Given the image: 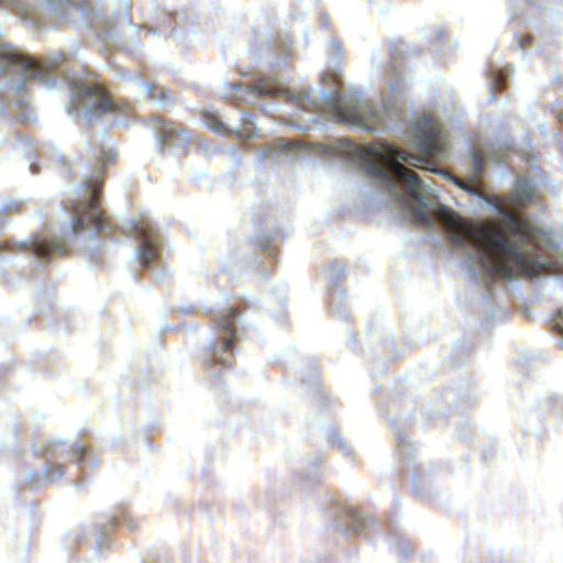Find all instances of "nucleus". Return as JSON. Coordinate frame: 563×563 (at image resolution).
Here are the masks:
<instances>
[{
  "label": "nucleus",
  "instance_id": "f257e3e1",
  "mask_svg": "<svg viewBox=\"0 0 563 563\" xmlns=\"http://www.w3.org/2000/svg\"><path fill=\"white\" fill-rule=\"evenodd\" d=\"M437 217L456 243L470 241L483 255V266L496 277H532L544 269V264L536 261L525 250H538L537 229L523 217L514 211L505 213L503 224L473 221L461 217L451 208L441 206Z\"/></svg>",
  "mask_w": 563,
  "mask_h": 563
},
{
  "label": "nucleus",
  "instance_id": "f03ea898",
  "mask_svg": "<svg viewBox=\"0 0 563 563\" xmlns=\"http://www.w3.org/2000/svg\"><path fill=\"white\" fill-rule=\"evenodd\" d=\"M413 152L399 150L397 146L378 142L369 145L353 144L352 152L358 156L371 174L384 179L394 189V180L401 183L408 196L422 200L419 191L422 181L419 175L406 167L404 161L415 167L435 170L432 159L445 152L439 123L431 118L418 120L415 124Z\"/></svg>",
  "mask_w": 563,
  "mask_h": 563
},
{
  "label": "nucleus",
  "instance_id": "7ed1b4c3",
  "mask_svg": "<svg viewBox=\"0 0 563 563\" xmlns=\"http://www.w3.org/2000/svg\"><path fill=\"white\" fill-rule=\"evenodd\" d=\"M103 187V172L87 178L82 183L81 198L65 207L66 210L77 216L71 221L73 232L76 234L88 225L102 228L107 222V214L100 208V195Z\"/></svg>",
  "mask_w": 563,
  "mask_h": 563
},
{
  "label": "nucleus",
  "instance_id": "20e7f679",
  "mask_svg": "<svg viewBox=\"0 0 563 563\" xmlns=\"http://www.w3.org/2000/svg\"><path fill=\"white\" fill-rule=\"evenodd\" d=\"M245 307V302L230 307L216 319L218 338L202 350V361L206 364L233 365L235 342L239 339L235 318Z\"/></svg>",
  "mask_w": 563,
  "mask_h": 563
},
{
  "label": "nucleus",
  "instance_id": "39448f33",
  "mask_svg": "<svg viewBox=\"0 0 563 563\" xmlns=\"http://www.w3.org/2000/svg\"><path fill=\"white\" fill-rule=\"evenodd\" d=\"M71 103L75 109L86 107L87 114L102 117L109 112H128L132 109L129 101H117L104 85L78 81L73 85Z\"/></svg>",
  "mask_w": 563,
  "mask_h": 563
},
{
  "label": "nucleus",
  "instance_id": "423d86ee",
  "mask_svg": "<svg viewBox=\"0 0 563 563\" xmlns=\"http://www.w3.org/2000/svg\"><path fill=\"white\" fill-rule=\"evenodd\" d=\"M132 234L139 241L136 257L143 267L158 260L161 254V235L152 221L139 218L132 222Z\"/></svg>",
  "mask_w": 563,
  "mask_h": 563
},
{
  "label": "nucleus",
  "instance_id": "0eeeda50",
  "mask_svg": "<svg viewBox=\"0 0 563 563\" xmlns=\"http://www.w3.org/2000/svg\"><path fill=\"white\" fill-rule=\"evenodd\" d=\"M0 250H32L37 257H48L52 255H66L69 253V247L66 241L62 238H40L35 236L30 242L12 243L4 241L0 243Z\"/></svg>",
  "mask_w": 563,
  "mask_h": 563
},
{
  "label": "nucleus",
  "instance_id": "6e6552de",
  "mask_svg": "<svg viewBox=\"0 0 563 563\" xmlns=\"http://www.w3.org/2000/svg\"><path fill=\"white\" fill-rule=\"evenodd\" d=\"M334 101L338 103L335 115L340 122L355 124L367 130H375L382 125L378 114L368 104L340 103L338 97H334Z\"/></svg>",
  "mask_w": 563,
  "mask_h": 563
},
{
  "label": "nucleus",
  "instance_id": "1a4fd4ad",
  "mask_svg": "<svg viewBox=\"0 0 563 563\" xmlns=\"http://www.w3.org/2000/svg\"><path fill=\"white\" fill-rule=\"evenodd\" d=\"M0 59L21 67L27 78H43L47 66L38 58L29 56L8 43L0 42Z\"/></svg>",
  "mask_w": 563,
  "mask_h": 563
},
{
  "label": "nucleus",
  "instance_id": "9d476101",
  "mask_svg": "<svg viewBox=\"0 0 563 563\" xmlns=\"http://www.w3.org/2000/svg\"><path fill=\"white\" fill-rule=\"evenodd\" d=\"M251 90L261 96H273L284 91L278 80L272 77L255 80Z\"/></svg>",
  "mask_w": 563,
  "mask_h": 563
},
{
  "label": "nucleus",
  "instance_id": "9b49d317",
  "mask_svg": "<svg viewBox=\"0 0 563 563\" xmlns=\"http://www.w3.org/2000/svg\"><path fill=\"white\" fill-rule=\"evenodd\" d=\"M152 120L155 124L158 125L157 132L162 143H166L172 137L177 136L183 132L181 128H177L174 122L167 121L165 118L161 115H154Z\"/></svg>",
  "mask_w": 563,
  "mask_h": 563
},
{
  "label": "nucleus",
  "instance_id": "f8f14e48",
  "mask_svg": "<svg viewBox=\"0 0 563 563\" xmlns=\"http://www.w3.org/2000/svg\"><path fill=\"white\" fill-rule=\"evenodd\" d=\"M203 118L206 124L214 132L218 133H230L231 131L227 128V125L221 121L220 117L211 111H205Z\"/></svg>",
  "mask_w": 563,
  "mask_h": 563
},
{
  "label": "nucleus",
  "instance_id": "ddd939ff",
  "mask_svg": "<svg viewBox=\"0 0 563 563\" xmlns=\"http://www.w3.org/2000/svg\"><path fill=\"white\" fill-rule=\"evenodd\" d=\"M147 96L152 100H167L169 98V91L155 82L147 85Z\"/></svg>",
  "mask_w": 563,
  "mask_h": 563
},
{
  "label": "nucleus",
  "instance_id": "4468645a",
  "mask_svg": "<svg viewBox=\"0 0 563 563\" xmlns=\"http://www.w3.org/2000/svg\"><path fill=\"white\" fill-rule=\"evenodd\" d=\"M45 473L49 481L58 479L64 475V465L58 463L47 465Z\"/></svg>",
  "mask_w": 563,
  "mask_h": 563
},
{
  "label": "nucleus",
  "instance_id": "2eb2a0df",
  "mask_svg": "<svg viewBox=\"0 0 563 563\" xmlns=\"http://www.w3.org/2000/svg\"><path fill=\"white\" fill-rule=\"evenodd\" d=\"M413 218L421 224L429 225L431 223V216L424 207H417L412 210Z\"/></svg>",
  "mask_w": 563,
  "mask_h": 563
},
{
  "label": "nucleus",
  "instance_id": "dca6fc26",
  "mask_svg": "<svg viewBox=\"0 0 563 563\" xmlns=\"http://www.w3.org/2000/svg\"><path fill=\"white\" fill-rule=\"evenodd\" d=\"M473 165L476 174H479L483 168V158L481 153L475 152L473 155Z\"/></svg>",
  "mask_w": 563,
  "mask_h": 563
},
{
  "label": "nucleus",
  "instance_id": "f3484780",
  "mask_svg": "<svg viewBox=\"0 0 563 563\" xmlns=\"http://www.w3.org/2000/svg\"><path fill=\"white\" fill-rule=\"evenodd\" d=\"M295 145L296 144L292 141H286V140H283V139L276 140V146L280 147L283 150L292 148V147H295Z\"/></svg>",
  "mask_w": 563,
  "mask_h": 563
},
{
  "label": "nucleus",
  "instance_id": "a211bd4d",
  "mask_svg": "<svg viewBox=\"0 0 563 563\" xmlns=\"http://www.w3.org/2000/svg\"><path fill=\"white\" fill-rule=\"evenodd\" d=\"M89 451L88 446H79L77 448V454L79 456V461H82L87 452Z\"/></svg>",
  "mask_w": 563,
  "mask_h": 563
},
{
  "label": "nucleus",
  "instance_id": "6ab92c4d",
  "mask_svg": "<svg viewBox=\"0 0 563 563\" xmlns=\"http://www.w3.org/2000/svg\"><path fill=\"white\" fill-rule=\"evenodd\" d=\"M558 327L560 328V330L563 332V311L560 312V321L558 323Z\"/></svg>",
  "mask_w": 563,
  "mask_h": 563
},
{
  "label": "nucleus",
  "instance_id": "aec40b11",
  "mask_svg": "<svg viewBox=\"0 0 563 563\" xmlns=\"http://www.w3.org/2000/svg\"><path fill=\"white\" fill-rule=\"evenodd\" d=\"M235 134H236V135H239V136L246 137V139H251V137L253 136V134H252V133L243 134V133H239V132H236Z\"/></svg>",
  "mask_w": 563,
  "mask_h": 563
},
{
  "label": "nucleus",
  "instance_id": "412c9836",
  "mask_svg": "<svg viewBox=\"0 0 563 563\" xmlns=\"http://www.w3.org/2000/svg\"><path fill=\"white\" fill-rule=\"evenodd\" d=\"M560 120H561V122H563V111L560 114Z\"/></svg>",
  "mask_w": 563,
  "mask_h": 563
}]
</instances>
